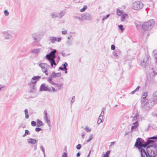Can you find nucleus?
Wrapping results in <instances>:
<instances>
[{"label":"nucleus","mask_w":157,"mask_h":157,"mask_svg":"<svg viewBox=\"0 0 157 157\" xmlns=\"http://www.w3.org/2000/svg\"><path fill=\"white\" fill-rule=\"evenodd\" d=\"M144 142L140 138H138L134 146L138 148L140 152L141 157H154L157 155V148L155 142L152 140H157V136L148 138Z\"/></svg>","instance_id":"1"},{"label":"nucleus","mask_w":157,"mask_h":157,"mask_svg":"<svg viewBox=\"0 0 157 157\" xmlns=\"http://www.w3.org/2000/svg\"><path fill=\"white\" fill-rule=\"evenodd\" d=\"M147 95V92H144L142 95L141 101L142 105L144 108L146 110L149 109L155 104L157 103V92H154L150 100L147 101L145 99Z\"/></svg>","instance_id":"2"},{"label":"nucleus","mask_w":157,"mask_h":157,"mask_svg":"<svg viewBox=\"0 0 157 157\" xmlns=\"http://www.w3.org/2000/svg\"><path fill=\"white\" fill-rule=\"evenodd\" d=\"M56 52V50L54 49L51 51L49 54H47L45 57L46 59L50 63L51 67L54 68L56 65L55 60V59L56 57L55 54Z\"/></svg>","instance_id":"3"},{"label":"nucleus","mask_w":157,"mask_h":157,"mask_svg":"<svg viewBox=\"0 0 157 157\" xmlns=\"http://www.w3.org/2000/svg\"><path fill=\"white\" fill-rule=\"evenodd\" d=\"M40 78V76L38 75L34 76L32 78L30 82L29 83V85L30 88L33 90L30 91V92H33L36 91V89L35 86L36 84Z\"/></svg>","instance_id":"4"},{"label":"nucleus","mask_w":157,"mask_h":157,"mask_svg":"<svg viewBox=\"0 0 157 157\" xmlns=\"http://www.w3.org/2000/svg\"><path fill=\"white\" fill-rule=\"evenodd\" d=\"M155 24L154 20H151L148 21L144 22L142 25V27L144 30H148L151 29Z\"/></svg>","instance_id":"5"},{"label":"nucleus","mask_w":157,"mask_h":157,"mask_svg":"<svg viewBox=\"0 0 157 157\" xmlns=\"http://www.w3.org/2000/svg\"><path fill=\"white\" fill-rule=\"evenodd\" d=\"M141 117L139 113L136 111L133 113L132 115L130 117V118L132 123H134L136 121L138 122L139 120L141 119Z\"/></svg>","instance_id":"6"},{"label":"nucleus","mask_w":157,"mask_h":157,"mask_svg":"<svg viewBox=\"0 0 157 157\" xmlns=\"http://www.w3.org/2000/svg\"><path fill=\"white\" fill-rule=\"evenodd\" d=\"M143 6V3L140 1H136L134 2L132 5V8L135 10H140Z\"/></svg>","instance_id":"7"},{"label":"nucleus","mask_w":157,"mask_h":157,"mask_svg":"<svg viewBox=\"0 0 157 157\" xmlns=\"http://www.w3.org/2000/svg\"><path fill=\"white\" fill-rule=\"evenodd\" d=\"M150 57L148 55H146L143 58V61L141 62V64L143 67L146 68L148 66L150 63Z\"/></svg>","instance_id":"8"},{"label":"nucleus","mask_w":157,"mask_h":157,"mask_svg":"<svg viewBox=\"0 0 157 157\" xmlns=\"http://www.w3.org/2000/svg\"><path fill=\"white\" fill-rule=\"evenodd\" d=\"M40 91H52L51 88L48 86L45 83H42L41 85L40 88Z\"/></svg>","instance_id":"9"},{"label":"nucleus","mask_w":157,"mask_h":157,"mask_svg":"<svg viewBox=\"0 0 157 157\" xmlns=\"http://www.w3.org/2000/svg\"><path fill=\"white\" fill-rule=\"evenodd\" d=\"M32 37L35 41L38 42L41 40L42 36L39 33H35L32 35Z\"/></svg>","instance_id":"10"},{"label":"nucleus","mask_w":157,"mask_h":157,"mask_svg":"<svg viewBox=\"0 0 157 157\" xmlns=\"http://www.w3.org/2000/svg\"><path fill=\"white\" fill-rule=\"evenodd\" d=\"M50 41L52 44L55 43L56 42H60L62 40L61 37H56L53 36H50L49 37Z\"/></svg>","instance_id":"11"},{"label":"nucleus","mask_w":157,"mask_h":157,"mask_svg":"<svg viewBox=\"0 0 157 157\" xmlns=\"http://www.w3.org/2000/svg\"><path fill=\"white\" fill-rule=\"evenodd\" d=\"M2 35L5 38L6 40L11 39L13 37L12 35L9 31H4L2 33Z\"/></svg>","instance_id":"12"},{"label":"nucleus","mask_w":157,"mask_h":157,"mask_svg":"<svg viewBox=\"0 0 157 157\" xmlns=\"http://www.w3.org/2000/svg\"><path fill=\"white\" fill-rule=\"evenodd\" d=\"M39 66L41 68L42 71L48 70L49 68V65L45 63H41L39 64Z\"/></svg>","instance_id":"13"},{"label":"nucleus","mask_w":157,"mask_h":157,"mask_svg":"<svg viewBox=\"0 0 157 157\" xmlns=\"http://www.w3.org/2000/svg\"><path fill=\"white\" fill-rule=\"evenodd\" d=\"M44 120L45 121V122L48 124L49 125L50 124V120L48 119L47 112V110H45L44 112Z\"/></svg>","instance_id":"14"},{"label":"nucleus","mask_w":157,"mask_h":157,"mask_svg":"<svg viewBox=\"0 0 157 157\" xmlns=\"http://www.w3.org/2000/svg\"><path fill=\"white\" fill-rule=\"evenodd\" d=\"M72 37V36L70 35L67 37V40L66 42V44L68 46H71L73 44V41L71 39Z\"/></svg>","instance_id":"15"},{"label":"nucleus","mask_w":157,"mask_h":157,"mask_svg":"<svg viewBox=\"0 0 157 157\" xmlns=\"http://www.w3.org/2000/svg\"><path fill=\"white\" fill-rule=\"evenodd\" d=\"M132 124L133 125L132 126L131 128V129L132 131L136 130L139 126V123L136 121L134 123H132Z\"/></svg>","instance_id":"16"},{"label":"nucleus","mask_w":157,"mask_h":157,"mask_svg":"<svg viewBox=\"0 0 157 157\" xmlns=\"http://www.w3.org/2000/svg\"><path fill=\"white\" fill-rule=\"evenodd\" d=\"M82 18L88 20H90L91 19V16L88 13L82 14Z\"/></svg>","instance_id":"17"},{"label":"nucleus","mask_w":157,"mask_h":157,"mask_svg":"<svg viewBox=\"0 0 157 157\" xmlns=\"http://www.w3.org/2000/svg\"><path fill=\"white\" fill-rule=\"evenodd\" d=\"M27 142L29 144L34 145L36 143V140L32 138H29L27 140Z\"/></svg>","instance_id":"18"},{"label":"nucleus","mask_w":157,"mask_h":157,"mask_svg":"<svg viewBox=\"0 0 157 157\" xmlns=\"http://www.w3.org/2000/svg\"><path fill=\"white\" fill-rule=\"evenodd\" d=\"M66 12L64 10L61 11L59 13H58V18H61L65 14Z\"/></svg>","instance_id":"19"},{"label":"nucleus","mask_w":157,"mask_h":157,"mask_svg":"<svg viewBox=\"0 0 157 157\" xmlns=\"http://www.w3.org/2000/svg\"><path fill=\"white\" fill-rule=\"evenodd\" d=\"M68 64L67 62H65L64 64H62V66H63V67H60L59 68V70H61L63 71V70H66L67 68V66Z\"/></svg>","instance_id":"20"},{"label":"nucleus","mask_w":157,"mask_h":157,"mask_svg":"<svg viewBox=\"0 0 157 157\" xmlns=\"http://www.w3.org/2000/svg\"><path fill=\"white\" fill-rule=\"evenodd\" d=\"M40 52V49L37 48L33 49L32 50L31 52L33 54L36 55L39 53Z\"/></svg>","instance_id":"21"},{"label":"nucleus","mask_w":157,"mask_h":157,"mask_svg":"<svg viewBox=\"0 0 157 157\" xmlns=\"http://www.w3.org/2000/svg\"><path fill=\"white\" fill-rule=\"evenodd\" d=\"M52 74L54 78L59 77L61 76V73H56L55 72H53Z\"/></svg>","instance_id":"22"},{"label":"nucleus","mask_w":157,"mask_h":157,"mask_svg":"<svg viewBox=\"0 0 157 157\" xmlns=\"http://www.w3.org/2000/svg\"><path fill=\"white\" fill-rule=\"evenodd\" d=\"M56 88V90H59L61 89V88L62 87V84H56L55 83L54 85Z\"/></svg>","instance_id":"23"},{"label":"nucleus","mask_w":157,"mask_h":157,"mask_svg":"<svg viewBox=\"0 0 157 157\" xmlns=\"http://www.w3.org/2000/svg\"><path fill=\"white\" fill-rule=\"evenodd\" d=\"M52 18H58V13L53 12L51 14Z\"/></svg>","instance_id":"24"},{"label":"nucleus","mask_w":157,"mask_h":157,"mask_svg":"<svg viewBox=\"0 0 157 157\" xmlns=\"http://www.w3.org/2000/svg\"><path fill=\"white\" fill-rule=\"evenodd\" d=\"M128 17V15L126 13H124L122 15L121 17V19L122 21H125V18Z\"/></svg>","instance_id":"25"},{"label":"nucleus","mask_w":157,"mask_h":157,"mask_svg":"<svg viewBox=\"0 0 157 157\" xmlns=\"http://www.w3.org/2000/svg\"><path fill=\"white\" fill-rule=\"evenodd\" d=\"M153 56L155 58L156 60L155 62H157V50H155L153 52Z\"/></svg>","instance_id":"26"},{"label":"nucleus","mask_w":157,"mask_h":157,"mask_svg":"<svg viewBox=\"0 0 157 157\" xmlns=\"http://www.w3.org/2000/svg\"><path fill=\"white\" fill-rule=\"evenodd\" d=\"M43 124V123L39 119H38L37 120V123L36 124L37 126L38 127H40Z\"/></svg>","instance_id":"27"},{"label":"nucleus","mask_w":157,"mask_h":157,"mask_svg":"<svg viewBox=\"0 0 157 157\" xmlns=\"http://www.w3.org/2000/svg\"><path fill=\"white\" fill-rule=\"evenodd\" d=\"M103 118V117H102V116H99V117L98 118L97 123L98 124H99L101 122H102V120Z\"/></svg>","instance_id":"28"},{"label":"nucleus","mask_w":157,"mask_h":157,"mask_svg":"<svg viewBox=\"0 0 157 157\" xmlns=\"http://www.w3.org/2000/svg\"><path fill=\"white\" fill-rule=\"evenodd\" d=\"M117 13L119 16H121L123 14V11L122 10H120L119 9H117Z\"/></svg>","instance_id":"29"},{"label":"nucleus","mask_w":157,"mask_h":157,"mask_svg":"<svg viewBox=\"0 0 157 157\" xmlns=\"http://www.w3.org/2000/svg\"><path fill=\"white\" fill-rule=\"evenodd\" d=\"M24 112L25 114V118L26 119H28L29 118L28 115V112L27 109H25L24 110Z\"/></svg>","instance_id":"30"},{"label":"nucleus","mask_w":157,"mask_h":157,"mask_svg":"<svg viewBox=\"0 0 157 157\" xmlns=\"http://www.w3.org/2000/svg\"><path fill=\"white\" fill-rule=\"evenodd\" d=\"M74 18L75 19L78 20L80 22H82L83 21L82 18V17H78L75 16L74 17Z\"/></svg>","instance_id":"31"},{"label":"nucleus","mask_w":157,"mask_h":157,"mask_svg":"<svg viewBox=\"0 0 157 157\" xmlns=\"http://www.w3.org/2000/svg\"><path fill=\"white\" fill-rule=\"evenodd\" d=\"M93 138V135L92 134L90 135L89 136V139L86 141V143H88L91 141Z\"/></svg>","instance_id":"32"},{"label":"nucleus","mask_w":157,"mask_h":157,"mask_svg":"<svg viewBox=\"0 0 157 157\" xmlns=\"http://www.w3.org/2000/svg\"><path fill=\"white\" fill-rule=\"evenodd\" d=\"M84 129L86 132H91V129L88 126H86Z\"/></svg>","instance_id":"33"},{"label":"nucleus","mask_w":157,"mask_h":157,"mask_svg":"<svg viewBox=\"0 0 157 157\" xmlns=\"http://www.w3.org/2000/svg\"><path fill=\"white\" fill-rule=\"evenodd\" d=\"M30 133L29 132V131L28 130L26 129L25 130V133L22 136L23 137H25L27 135H29Z\"/></svg>","instance_id":"34"},{"label":"nucleus","mask_w":157,"mask_h":157,"mask_svg":"<svg viewBox=\"0 0 157 157\" xmlns=\"http://www.w3.org/2000/svg\"><path fill=\"white\" fill-rule=\"evenodd\" d=\"M140 88V86H138L137 88L133 91H132L131 93V94H133L134 93L136 92H137L139 90V89Z\"/></svg>","instance_id":"35"},{"label":"nucleus","mask_w":157,"mask_h":157,"mask_svg":"<svg viewBox=\"0 0 157 157\" xmlns=\"http://www.w3.org/2000/svg\"><path fill=\"white\" fill-rule=\"evenodd\" d=\"M110 153V151H107L104 154V156L103 157H109V154Z\"/></svg>","instance_id":"36"},{"label":"nucleus","mask_w":157,"mask_h":157,"mask_svg":"<svg viewBox=\"0 0 157 157\" xmlns=\"http://www.w3.org/2000/svg\"><path fill=\"white\" fill-rule=\"evenodd\" d=\"M40 148L43 153L44 157H45V151L42 145H41L40 146Z\"/></svg>","instance_id":"37"},{"label":"nucleus","mask_w":157,"mask_h":157,"mask_svg":"<svg viewBox=\"0 0 157 157\" xmlns=\"http://www.w3.org/2000/svg\"><path fill=\"white\" fill-rule=\"evenodd\" d=\"M87 7L86 6H84L83 8L80 10V11L82 12H84L87 9Z\"/></svg>","instance_id":"38"},{"label":"nucleus","mask_w":157,"mask_h":157,"mask_svg":"<svg viewBox=\"0 0 157 157\" xmlns=\"http://www.w3.org/2000/svg\"><path fill=\"white\" fill-rule=\"evenodd\" d=\"M150 71L151 74L152 75L155 76L156 74V73L155 71L154 70H153V68L151 69V70H150Z\"/></svg>","instance_id":"39"},{"label":"nucleus","mask_w":157,"mask_h":157,"mask_svg":"<svg viewBox=\"0 0 157 157\" xmlns=\"http://www.w3.org/2000/svg\"><path fill=\"white\" fill-rule=\"evenodd\" d=\"M118 26L120 29L121 30V32H123L124 30V28H123V26L122 25H118Z\"/></svg>","instance_id":"40"},{"label":"nucleus","mask_w":157,"mask_h":157,"mask_svg":"<svg viewBox=\"0 0 157 157\" xmlns=\"http://www.w3.org/2000/svg\"><path fill=\"white\" fill-rule=\"evenodd\" d=\"M109 16H110V14H107V15H106L105 16H104L102 17V21H104L105 19H107L109 17Z\"/></svg>","instance_id":"41"},{"label":"nucleus","mask_w":157,"mask_h":157,"mask_svg":"<svg viewBox=\"0 0 157 157\" xmlns=\"http://www.w3.org/2000/svg\"><path fill=\"white\" fill-rule=\"evenodd\" d=\"M105 110V109L104 108H103L101 109V114L100 116H102V117H103L104 112V111Z\"/></svg>","instance_id":"42"},{"label":"nucleus","mask_w":157,"mask_h":157,"mask_svg":"<svg viewBox=\"0 0 157 157\" xmlns=\"http://www.w3.org/2000/svg\"><path fill=\"white\" fill-rule=\"evenodd\" d=\"M54 78L52 76V74L50 75L49 77L48 78V81L52 80L53 78Z\"/></svg>","instance_id":"43"},{"label":"nucleus","mask_w":157,"mask_h":157,"mask_svg":"<svg viewBox=\"0 0 157 157\" xmlns=\"http://www.w3.org/2000/svg\"><path fill=\"white\" fill-rule=\"evenodd\" d=\"M75 100V97L74 96H73L71 101V105H72L74 101Z\"/></svg>","instance_id":"44"},{"label":"nucleus","mask_w":157,"mask_h":157,"mask_svg":"<svg viewBox=\"0 0 157 157\" xmlns=\"http://www.w3.org/2000/svg\"><path fill=\"white\" fill-rule=\"evenodd\" d=\"M32 126H35L36 125V123L35 121H33L31 122Z\"/></svg>","instance_id":"45"},{"label":"nucleus","mask_w":157,"mask_h":157,"mask_svg":"<svg viewBox=\"0 0 157 157\" xmlns=\"http://www.w3.org/2000/svg\"><path fill=\"white\" fill-rule=\"evenodd\" d=\"M82 147V145L80 144H78L76 147V148L78 149H80Z\"/></svg>","instance_id":"46"},{"label":"nucleus","mask_w":157,"mask_h":157,"mask_svg":"<svg viewBox=\"0 0 157 157\" xmlns=\"http://www.w3.org/2000/svg\"><path fill=\"white\" fill-rule=\"evenodd\" d=\"M4 13L6 16H7L9 14V13L7 10H5L4 11Z\"/></svg>","instance_id":"47"},{"label":"nucleus","mask_w":157,"mask_h":157,"mask_svg":"<svg viewBox=\"0 0 157 157\" xmlns=\"http://www.w3.org/2000/svg\"><path fill=\"white\" fill-rule=\"evenodd\" d=\"M67 31L66 30H64L62 31V34L63 35H65L67 33Z\"/></svg>","instance_id":"48"},{"label":"nucleus","mask_w":157,"mask_h":157,"mask_svg":"<svg viewBox=\"0 0 157 157\" xmlns=\"http://www.w3.org/2000/svg\"><path fill=\"white\" fill-rule=\"evenodd\" d=\"M42 130V129L41 128H36L35 129V131L36 132H39L41 131Z\"/></svg>","instance_id":"49"},{"label":"nucleus","mask_w":157,"mask_h":157,"mask_svg":"<svg viewBox=\"0 0 157 157\" xmlns=\"http://www.w3.org/2000/svg\"><path fill=\"white\" fill-rule=\"evenodd\" d=\"M48 70H46L43 71H42L47 76L48 75Z\"/></svg>","instance_id":"50"},{"label":"nucleus","mask_w":157,"mask_h":157,"mask_svg":"<svg viewBox=\"0 0 157 157\" xmlns=\"http://www.w3.org/2000/svg\"><path fill=\"white\" fill-rule=\"evenodd\" d=\"M111 49L112 50H115V45L113 44L111 46Z\"/></svg>","instance_id":"51"},{"label":"nucleus","mask_w":157,"mask_h":157,"mask_svg":"<svg viewBox=\"0 0 157 157\" xmlns=\"http://www.w3.org/2000/svg\"><path fill=\"white\" fill-rule=\"evenodd\" d=\"M48 81L49 83L51 84V85H54V84H55V83H54L52 81V80Z\"/></svg>","instance_id":"52"},{"label":"nucleus","mask_w":157,"mask_h":157,"mask_svg":"<svg viewBox=\"0 0 157 157\" xmlns=\"http://www.w3.org/2000/svg\"><path fill=\"white\" fill-rule=\"evenodd\" d=\"M62 157H67V153L66 152H64L62 155Z\"/></svg>","instance_id":"53"},{"label":"nucleus","mask_w":157,"mask_h":157,"mask_svg":"<svg viewBox=\"0 0 157 157\" xmlns=\"http://www.w3.org/2000/svg\"><path fill=\"white\" fill-rule=\"evenodd\" d=\"M51 87L52 89V91L53 92H55L57 91V90L54 87H53L52 86H51Z\"/></svg>","instance_id":"54"},{"label":"nucleus","mask_w":157,"mask_h":157,"mask_svg":"<svg viewBox=\"0 0 157 157\" xmlns=\"http://www.w3.org/2000/svg\"><path fill=\"white\" fill-rule=\"evenodd\" d=\"M113 55L114 56H115L116 57H117V53H116V52H113Z\"/></svg>","instance_id":"55"},{"label":"nucleus","mask_w":157,"mask_h":157,"mask_svg":"<svg viewBox=\"0 0 157 157\" xmlns=\"http://www.w3.org/2000/svg\"><path fill=\"white\" fill-rule=\"evenodd\" d=\"M85 135V133L84 132H83L82 133L81 136L83 139L84 138V136Z\"/></svg>","instance_id":"56"},{"label":"nucleus","mask_w":157,"mask_h":157,"mask_svg":"<svg viewBox=\"0 0 157 157\" xmlns=\"http://www.w3.org/2000/svg\"><path fill=\"white\" fill-rule=\"evenodd\" d=\"M80 155V152H78L76 154L77 157H79Z\"/></svg>","instance_id":"57"},{"label":"nucleus","mask_w":157,"mask_h":157,"mask_svg":"<svg viewBox=\"0 0 157 157\" xmlns=\"http://www.w3.org/2000/svg\"><path fill=\"white\" fill-rule=\"evenodd\" d=\"M116 142H113L111 143V145H113L115 144Z\"/></svg>","instance_id":"58"},{"label":"nucleus","mask_w":157,"mask_h":157,"mask_svg":"<svg viewBox=\"0 0 157 157\" xmlns=\"http://www.w3.org/2000/svg\"><path fill=\"white\" fill-rule=\"evenodd\" d=\"M90 152H91V151H90L89 153V154L88 155V156H87V157H90Z\"/></svg>","instance_id":"59"},{"label":"nucleus","mask_w":157,"mask_h":157,"mask_svg":"<svg viewBox=\"0 0 157 157\" xmlns=\"http://www.w3.org/2000/svg\"><path fill=\"white\" fill-rule=\"evenodd\" d=\"M67 69H66V70H63V71H65V73H67Z\"/></svg>","instance_id":"60"},{"label":"nucleus","mask_w":157,"mask_h":157,"mask_svg":"<svg viewBox=\"0 0 157 157\" xmlns=\"http://www.w3.org/2000/svg\"><path fill=\"white\" fill-rule=\"evenodd\" d=\"M4 87V86H3L1 87V85H0V91H1L2 90V89Z\"/></svg>","instance_id":"61"},{"label":"nucleus","mask_w":157,"mask_h":157,"mask_svg":"<svg viewBox=\"0 0 157 157\" xmlns=\"http://www.w3.org/2000/svg\"><path fill=\"white\" fill-rule=\"evenodd\" d=\"M37 149V147L36 146H34V150H36Z\"/></svg>","instance_id":"62"},{"label":"nucleus","mask_w":157,"mask_h":157,"mask_svg":"<svg viewBox=\"0 0 157 157\" xmlns=\"http://www.w3.org/2000/svg\"><path fill=\"white\" fill-rule=\"evenodd\" d=\"M35 44V42H34V43H33V45H35V44Z\"/></svg>","instance_id":"63"},{"label":"nucleus","mask_w":157,"mask_h":157,"mask_svg":"<svg viewBox=\"0 0 157 157\" xmlns=\"http://www.w3.org/2000/svg\"><path fill=\"white\" fill-rule=\"evenodd\" d=\"M117 106V105H116L115 106Z\"/></svg>","instance_id":"64"}]
</instances>
